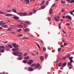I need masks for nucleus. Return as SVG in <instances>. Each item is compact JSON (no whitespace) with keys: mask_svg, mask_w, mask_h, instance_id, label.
<instances>
[{"mask_svg":"<svg viewBox=\"0 0 74 74\" xmlns=\"http://www.w3.org/2000/svg\"><path fill=\"white\" fill-rule=\"evenodd\" d=\"M4 46H0V53H2L4 52Z\"/></svg>","mask_w":74,"mask_h":74,"instance_id":"nucleus-1","label":"nucleus"},{"mask_svg":"<svg viewBox=\"0 0 74 74\" xmlns=\"http://www.w3.org/2000/svg\"><path fill=\"white\" fill-rule=\"evenodd\" d=\"M59 18H60V17L59 16L58 17H56V16H54V19L56 21H60Z\"/></svg>","mask_w":74,"mask_h":74,"instance_id":"nucleus-2","label":"nucleus"},{"mask_svg":"<svg viewBox=\"0 0 74 74\" xmlns=\"http://www.w3.org/2000/svg\"><path fill=\"white\" fill-rule=\"evenodd\" d=\"M12 46H13L14 48H18V45H17L16 43H13L12 44Z\"/></svg>","mask_w":74,"mask_h":74,"instance_id":"nucleus-3","label":"nucleus"},{"mask_svg":"<svg viewBox=\"0 0 74 74\" xmlns=\"http://www.w3.org/2000/svg\"><path fill=\"white\" fill-rule=\"evenodd\" d=\"M20 53H22L21 52H19V51H15L13 52V55H14L15 56H17V55L18 54H19Z\"/></svg>","mask_w":74,"mask_h":74,"instance_id":"nucleus-4","label":"nucleus"},{"mask_svg":"<svg viewBox=\"0 0 74 74\" xmlns=\"http://www.w3.org/2000/svg\"><path fill=\"white\" fill-rule=\"evenodd\" d=\"M65 18H67L69 20H71V17L69 15H67L66 16Z\"/></svg>","mask_w":74,"mask_h":74,"instance_id":"nucleus-5","label":"nucleus"},{"mask_svg":"<svg viewBox=\"0 0 74 74\" xmlns=\"http://www.w3.org/2000/svg\"><path fill=\"white\" fill-rule=\"evenodd\" d=\"M32 62H33V60H30L29 61V62H28V63H27L29 65H30L32 63Z\"/></svg>","mask_w":74,"mask_h":74,"instance_id":"nucleus-6","label":"nucleus"},{"mask_svg":"<svg viewBox=\"0 0 74 74\" xmlns=\"http://www.w3.org/2000/svg\"><path fill=\"white\" fill-rule=\"evenodd\" d=\"M73 57H71L69 58V59L70 60V62L71 63L73 62V60H72V59H73Z\"/></svg>","mask_w":74,"mask_h":74,"instance_id":"nucleus-7","label":"nucleus"},{"mask_svg":"<svg viewBox=\"0 0 74 74\" xmlns=\"http://www.w3.org/2000/svg\"><path fill=\"white\" fill-rule=\"evenodd\" d=\"M40 64H36V66H35V68H38L40 67Z\"/></svg>","mask_w":74,"mask_h":74,"instance_id":"nucleus-8","label":"nucleus"},{"mask_svg":"<svg viewBox=\"0 0 74 74\" xmlns=\"http://www.w3.org/2000/svg\"><path fill=\"white\" fill-rule=\"evenodd\" d=\"M28 69V70H29L30 71H33V68L31 67H29Z\"/></svg>","mask_w":74,"mask_h":74,"instance_id":"nucleus-9","label":"nucleus"},{"mask_svg":"<svg viewBox=\"0 0 74 74\" xmlns=\"http://www.w3.org/2000/svg\"><path fill=\"white\" fill-rule=\"evenodd\" d=\"M5 16H12V15L11 14H6Z\"/></svg>","mask_w":74,"mask_h":74,"instance_id":"nucleus-10","label":"nucleus"},{"mask_svg":"<svg viewBox=\"0 0 74 74\" xmlns=\"http://www.w3.org/2000/svg\"><path fill=\"white\" fill-rule=\"evenodd\" d=\"M24 2L27 4H29V0H24Z\"/></svg>","mask_w":74,"mask_h":74,"instance_id":"nucleus-11","label":"nucleus"},{"mask_svg":"<svg viewBox=\"0 0 74 74\" xmlns=\"http://www.w3.org/2000/svg\"><path fill=\"white\" fill-rule=\"evenodd\" d=\"M40 61H42L44 60V57L43 56H41L40 57Z\"/></svg>","mask_w":74,"mask_h":74,"instance_id":"nucleus-12","label":"nucleus"},{"mask_svg":"<svg viewBox=\"0 0 74 74\" xmlns=\"http://www.w3.org/2000/svg\"><path fill=\"white\" fill-rule=\"evenodd\" d=\"M52 10H53V9L52 8L51 9H50V11L49 12V13L50 14V15L52 14Z\"/></svg>","mask_w":74,"mask_h":74,"instance_id":"nucleus-13","label":"nucleus"},{"mask_svg":"<svg viewBox=\"0 0 74 74\" xmlns=\"http://www.w3.org/2000/svg\"><path fill=\"white\" fill-rule=\"evenodd\" d=\"M3 27L5 28H8V26L6 25H2Z\"/></svg>","mask_w":74,"mask_h":74,"instance_id":"nucleus-14","label":"nucleus"},{"mask_svg":"<svg viewBox=\"0 0 74 74\" xmlns=\"http://www.w3.org/2000/svg\"><path fill=\"white\" fill-rule=\"evenodd\" d=\"M66 64L67 63H66V62L64 63L63 64H62V67L65 66L66 65Z\"/></svg>","mask_w":74,"mask_h":74,"instance_id":"nucleus-15","label":"nucleus"},{"mask_svg":"<svg viewBox=\"0 0 74 74\" xmlns=\"http://www.w3.org/2000/svg\"><path fill=\"white\" fill-rule=\"evenodd\" d=\"M27 15V13L26 12H23V14L22 16H25Z\"/></svg>","mask_w":74,"mask_h":74,"instance_id":"nucleus-16","label":"nucleus"},{"mask_svg":"<svg viewBox=\"0 0 74 74\" xmlns=\"http://www.w3.org/2000/svg\"><path fill=\"white\" fill-rule=\"evenodd\" d=\"M23 62L24 63H27V60H23Z\"/></svg>","mask_w":74,"mask_h":74,"instance_id":"nucleus-17","label":"nucleus"},{"mask_svg":"<svg viewBox=\"0 0 74 74\" xmlns=\"http://www.w3.org/2000/svg\"><path fill=\"white\" fill-rule=\"evenodd\" d=\"M29 56H26V57H25L24 58V59L25 60H27L29 59Z\"/></svg>","mask_w":74,"mask_h":74,"instance_id":"nucleus-18","label":"nucleus"},{"mask_svg":"<svg viewBox=\"0 0 74 74\" xmlns=\"http://www.w3.org/2000/svg\"><path fill=\"white\" fill-rule=\"evenodd\" d=\"M8 47L10 48V49L13 48V47L12 45H11L10 44H8Z\"/></svg>","mask_w":74,"mask_h":74,"instance_id":"nucleus-19","label":"nucleus"},{"mask_svg":"<svg viewBox=\"0 0 74 74\" xmlns=\"http://www.w3.org/2000/svg\"><path fill=\"white\" fill-rule=\"evenodd\" d=\"M46 8V6L45 5H43L42 6H41V8H42V9H45Z\"/></svg>","mask_w":74,"mask_h":74,"instance_id":"nucleus-20","label":"nucleus"},{"mask_svg":"<svg viewBox=\"0 0 74 74\" xmlns=\"http://www.w3.org/2000/svg\"><path fill=\"white\" fill-rule=\"evenodd\" d=\"M13 18L15 20H18V19H19L18 17H17L16 16H14V17H13Z\"/></svg>","mask_w":74,"mask_h":74,"instance_id":"nucleus-21","label":"nucleus"},{"mask_svg":"<svg viewBox=\"0 0 74 74\" xmlns=\"http://www.w3.org/2000/svg\"><path fill=\"white\" fill-rule=\"evenodd\" d=\"M3 24H4V22H3V21H0V25H2Z\"/></svg>","mask_w":74,"mask_h":74,"instance_id":"nucleus-22","label":"nucleus"},{"mask_svg":"<svg viewBox=\"0 0 74 74\" xmlns=\"http://www.w3.org/2000/svg\"><path fill=\"white\" fill-rule=\"evenodd\" d=\"M25 23H26L28 25H30V22L28 21H25Z\"/></svg>","mask_w":74,"mask_h":74,"instance_id":"nucleus-23","label":"nucleus"},{"mask_svg":"<svg viewBox=\"0 0 74 74\" xmlns=\"http://www.w3.org/2000/svg\"><path fill=\"white\" fill-rule=\"evenodd\" d=\"M22 53H20L17 54V55H18V56H22Z\"/></svg>","mask_w":74,"mask_h":74,"instance_id":"nucleus-24","label":"nucleus"},{"mask_svg":"<svg viewBox=\"0 0 74 74\" xmlns=\"http://www.w3.org/2000/svg\"><path fill=\"white\" fill-rule=\"evenodd\" d=\"M12 11L15 13H16V10L14 9H12Z\"/></svg>","mask_w":74,"mask_h":74,"instance_id":"nucleus-25","label":"nucleus"},{"mask_svg":"<svg viewBox=\"0 0 74 74\" xmlns=\"http://www.w3.org/2000/svg\"><path fill=\"white\" fill-rule=\"evenodd\" d=\"M23 13L22 12H19L18 13V14L20 15V16H22L23 15Z\"/></svg>","mask_w":74,"mask_h":74,"instance_id":"nucleus-26","label":"nucleus"},{"mask_svg":"<svg viewBox=\"0 0 74 74\" xmlns=\"http://www.w3.org/2000/svg\"><path fill=\"white\" fill-rule=\"evenodd\" d=\"M70 3H74V0H72L71 1H69Z\"/></svg>","mask_w":74,"mask_h":74,"instance_id":"nucleus-27","label":"nucleus"},{"mask_svg":"<svg viewBox=\"0 0 74 74\" xmlns=\"http://www.w3.org/2000/svg\"><path fill=\"white\" fill-rule=\"evenodd\" d=\"M22 27V25H18V28H20Z\"/></svg>","mask_w":74,"mask_h":74,"instance_id":"nucleus-28","label":"nucleus"},{"mask_svg":"<svg viewBox=\"0 0 74 74\" xmlns=\"http://www.w3.org/2000/svg\"><path fill=\"white\" fill-rule=\"evenodd\" d=\"M23 58V57L22 56H21L19 58H18V60H22Z\"/></svg>","mask_w":74,"mask_h":74,"instance_id":"nucleus-29","label":"nucleus"},{"mask_svg":"<svg viewBox=\"0 0 74 74\" xmlns=\"http://www.w3.org/2000/svg\"><path fill=\"white\" fill-rule=\"evenodd\" d=\"M47 20H48V21H51V17H47Z\"/></svg>","mask_w":74,"mask_h":74,"instance_id":"nucleus-30","label":"nucleus"},{"mask_svg":"<svg viewBox=\"0 0 74 74\" xmlns=\"http://www.w3.org/2000/svg\"><path fill=\"white\" fill-rule=\"evenodd\" d=\"M43 52H46V48L45 47H43Z\"/></svg>","mask_w":74,"mask_h":74,"instance_id":"nucleus-31","label":"nucleus"},{"mask_svg":"<svg viewBox=\"0 0 74 74\" xmlns=\"http://www.w3.org/2000/svg\"><path fill=\"white\" fill-rule=\"evenodd\" d=\"M71 63H72V62L71 63V62H69L68 63V65L69 66H72V65H71Z\"/></svg>","mask_w":74,"mask_h":74,"instance_id":"nucleus-32","label":"nucleus"},{"mask_svg":"<svg viewBox=\"0 0 74 74\" xmlns=\"http://www.w3.org/2000/svg\"><path fill=\"white\" fill-rule=\"evenodd\" d=\"M61 65H62L61 62H60L58 64V66H59V67H60L61 66Z\"/></svg>","mask_w":74,"mask_h":74,"instance_id":"nucleus-33","label":"nucleus"},{"mask_svg":"<svg viewBox=\"0 0 74 74\" xmlns=\"http://www.w3.org/2000/svg\"><path fill=\"white\" fill-rule=\"evenodd\" d=\"M5 13L3 12L0 11V14H5Z\"/></svg>","mask_w":74,"mask_h":74,"instance_id":"nucleus-34","label":"nucleus"},{"mask_svg":"<svg viewBox=\"0 0 74 74\" xmlns=\"http://www.w3.org/2000/svg\"><path fill=\"white\" fill-rule=\"evenodd\" d=\"M36 43V45H37V46H38V48L40 49V45H38V43Z\"/></svg>","mask_w":74,"mask_h":74,"instance_id":"nucleus-35","label":"nucleus"},{"mask_svg":"<svg viewBox=\"0 0 74 74\" xmlns=\"http://www.w3.org/2000/svg\"><path fill=\"white\" fill-rule=\"evenodd\" d=\"M36 65V64L34 63L31 65V67H34Z\"/></svg>","mask_w":74,"mask_h":74,"instance_id":"nucleus-36","label":"nucleus"},{"mask_svg":"<svg viewBox=\"0 0 74 74\" xmlns=\"http://www.w3.org/2000/svg\"><path fill=\"white\" fill-rule=\"evenodd\" d=\"M27 53H25L24 54V56H27Z\"/></svg>","mask_w":74,"mask_h":74,"instance_id":"nucleus-37","label":"nucleus"},{"mask_svg":"<svg viewBox=\"0 0 74 74\" xmlns=\"http://www.w3.org/2000/svg\"><path fill=\"white\" fill-rule=\"evenodd\" d=\"M45 1L44 0L42 1V4H41V5H43V4H44V3H45Z\"/></svg>","mask_w":74,"mask_h":74,"instance_id":"nucleus-38","label":"nucleus"},{"mask_svg":"<svg viewBox=\"0 0 74 74\" xmlns=\"http://www.w3.org/2000/svg\"><path fill=\"white\" fill-rule=\"evenodd\" d=\"M23 35L22 34H20L18 35V37H22Z\"/></svg>","mask_w":74,"mask_h":74,"instance_id":"nucleus-39","label":"nucleus"},{"mask_svg":"<svg viewBox=\"0 0 74 74\" xmlns=\"http://www.w3.org/2000/svg\"><path fill=\"white\" fill-rule=\"evenodd\" d=\"M22 30V29H19L17 30V32H20Z\"/></svg>","mask_w":74,"mask_h":74,"instance_id":"nucleus-40","label":"nucleus"},{"mask_svg":"<svg viewBox=\"0 0 74 74\" xmlns=\"http://www.w3.org/2000/svg\"><path fill=\"white\" fill-rule=\"evenodd\" d=\"M32 12H30V13H29V15L31 16L32 15Z\"/></svg>","mask_w":74,"mask_h":74,"instance_id":"nucleus-41","label":"nucleus"},{"mask_svg":"<svg viewBox=\"0 0 74 74\" xmlns=\"http://www.w3.org/2000/svg\"><path fill=\"white\" fill-rule=\"evenodd\" d=\"M6 49H7L9 50V48L8 46H6Z\"/></svg>","mask_w":74,"mask_h":74,"instance_id":"nucleus-42","label":"nucleus"},{"mask_svg":"<svg viewBox=\"0 0 74 74\" xmlns=\"http://www.w3.org/2000/svg\"><path fill=\"white\" fill-rule=\"evenodd\" d=\"M7 12L8 13H9V12L10 13L11 12V11L10 10H8L7 11Z\"/></svg>","mask_w":74,"mask_h":74,"instance_id":"nucleus-43","label":"nucleus"},{"mask_svg":"<svg viewBox=\"0 0 74 74\" xmlns=\"http://www.w3.org/2000/svg\"><path fill=\"white\" fill-rule=\"evenodd\" d=\"M67 45V43H64V45L66 46Z\"/></svg>","mask_w":74,"mask_h":74,"instance_id":"nucleus-44","label":"nucleus"},{"mask_svg":"<svg viewBox=\"0 0 74 74\" xmlns=\"http://www.w3.org/2000/svg\"><path fill=\"white\" fill-rule=\"evenodd\" d=\"M19 50L18 48H17V49L15 48V51H17V50Z\"/></svg>","mask_w":74,"mask_h":74,"instance_id":"nucleus-45","label":"nucleus"},{"mask_svg":"<svg viewBox=\"0 0 74 74\" xmlns=\"http://www.w3.org/2000/svg\"><path fill=\"white\" fill-rule=\"evenodd\" d=\"M58 51L60 52L61 51V48H59L58 49Z\"/></svg>","mask_w":74,"mask_h":74,"instance_id":"nucleus-46","label":"nucleus"},{"mask_svg":"<svg viewBox=\"0 0 74 74\" xmlns=\"http://www.w3.org/2000/svg\"><path fill=\"white\" fill-rule=\"evenodd\" d=\"M49 4V1H47V5H48Z\"/></svg>","mask_w":74,"mask_h":74,"instance_id":"nucleus-47","label":"nucleus"},{"mask_svg":"<svg viewBox=\"0 0 74 74\" xmlns=\"http://www.w3.org/2000/svg\"><path fill=\"white\" fill-rule=\"evenodd\" d=\"M27 30V31H29V29L28 28H26V29H25Z\"/></svg>","mask_w":74,"mask_h":74,"instance_id":"nucleus-48","label":"nucleus"},{"mask_svg":"<svg viewBox=\"0 0 74 74\" xmlns=\"http://www.w3.org/2000/svg\"><path fill=\"white\" fill-rule=\"evenodd\" d=\"M60 23H59V29H61V26H60Z\"/></svg>","mask_w":74,"mask_h":74,"instance_id":"nucleus-49","label":"nucleus"},{"mask_svg":"<svg viewBox=\"0 0 74 74\" xmlns=\"http://www.w3.org/2000/svg\"><path fill=\"white\" fill-rule=\"evenodd\" d=\"M55 3H54V4L52 6H51V7H54V6H55Z\"/></svg>","mask_w":74,"mask_h":74,"instance_id":"nucleus-50","label":"nucleus"},{"mask_svg":"<svg viewBox=\"0 0 74 74\" xmlns=\"http://www.w3.org/2000/svg\"><path fill=\"white\" fill-rule=\"evenodd\" d=\"M47 49L49 50H51V48L49 47H47Z\"/></svg>","mask_w":74,"mask_h":74,"instance_id":"nucleus-51","label":"nucleus"},{"mask_svg":"<svg viewBox=\"0 0 74 74\" xmlns=\"http://www.w3.org/2000/svg\"><path fill=\"white\" fill-rule=\"evenodd\" d=\"M70 14H71V15L73 14V12H70Z\"/></svg>","mask_w":74,"mask_h":74,"instance_id":"nucleus-52","label":"nucleus"},{"mask_svg":"<svg viewBox=\"0 0 74 74\" xmlns=\"http://www.w3.org/2000/svg\"><path fill=\"white\" fill-rule=\"evenodd\" d=\"M64 47L63 45H61V47L62 48Z\"/></svg>","mask_w":74,"mask_h":74,"instance_id":"nucleus-53","label":"nucleus"},{"mask_svg":"<svg viewBox=\"0 0 74 74\" xmlns=\"http://www.w3.org/2000/svg\"><path fill=\"white\" fill-rule=\"evenodd\" d=\"M36 12V10H34V13H35V12Z\"/></svg>","mask_w":74,"mask_h":74,"instance_id":"nucleus-54","label":"nucleus"},{"mask_svg":"<svg viewBox=\"0 0 74 74\" xmlns=\"http://www.w3.org/2000/svg\"><path fill=\"white\" fill-rule=\"evenodd\" d=\"M12 51H15V48H13L12 49Z\"/></svg>","mask_w":74,"mask_h":74,"instance_id":"nucleus-55","label":"nucleus"},{"mask_svg":"<svg viewBox=\"0 0 74 74\" xmlns=\"http://www.w3.org/2000/svg\"><path fill=\"white\" fill-rule=\"evenodd\" d=\"M28 38H28V37H25V38H24L23 39H26Z\"/></svg>","mask_w":74,"mask_h":74,"instance_id":"nucleus-56","label":"nucleus"},{"mask_svg":"<svg viewBox=\"0 0 74 74\" xmlns=\"http://www.w3.org/2000/svg\"><path fill=\"white\" fill-rule=\"evenodd\" d=\"M72 68V67H69V69H70Z\"/></svg>","mask_w":74,"mask_h":74,"instance_id":"nucleus-57","label":"nucleus"},{"mask_svg":"<svg viewBox=\"0 0 74 74\" xmlns=\"http://www.w3.org/2000/svg\"><path fill=\"white\" fill-rule=\"evenodd\" d=\"M3 29V28L1 27H0V30L2 29Z\"/></svg>","mask_w":74,"mask_h":74,"instance_id":"nucleus-58","label":"nucleus"},{"mask_svg":"<svg viewBox=\"0 0 74 74\" xmlns=\"http://www.w3.org/2000/svg\"><path fill=\"white\" fill-rule=\"evenodd\" d=\"M74 12V9H73V11H71L70 12Z\"/></svg>","mask_w":74,"mask_h":74,"instance_id":"nucleus-59","label":"nucleus"},{"mask_svg":"<svg viewBox=\"0 0 74 74\" xmlns=\"http://www.w3.org/2000/svg\"><path fill=\"white\" fill-rule=\"evenodd\" d=\"M63 69V68H62V67H60V69L61 70H62Z\"/></svg>","mask_w":74,"mask_h":74,"instance_id":"nucleus-60","label":"nucleus"},{"mask_svg":"<svg viewBox=\"0 0 74 74\" xmlns=\"http://www.w3.org/2000/svg\"><path fill=\"white\" fill-rule=\"evenodd\" d=\"M45 58H47V54H45Z\"/></svg>","mask_w":74,"mask_h":74,"instance_id":"nucleus-61","label":"nucleus"},{"mask_svg":"<svg viewBox=\"0 0 74 74\" xmlns=\"http://www.w3.org/2000/svg\"><path fill=\"white\" fill-rule=\"evenodd\" d=\"M66 25L68 26V25H70V24H69L67 23L66 24Z\"/></svg>","mask_w":74,"mask_h":74,"instance_id":"nucleus-62","label":"nucleus"},{"mask_svg":"<svg viewBox=\"0 0 74 74\" xmlns=\"http://www.w3.org/2000/svg\"><path fill=\"white\" fill-rule=\"evenodd\" d=\"M8 42L7 41H6V42H4V43H7Z\"/></svg>","mask_w":74,"mask_h":74,"instance_id":"nucleus-63","label":"nucleus"},{"mask_svg":"<svg viewBox=\"0 0 74 74\" xmlns=\"http://www.w3.org/2000/svg\"><path fill=\"white\" fill-rule=\"evenodd\" d=\"M62 12H64V9H63L62 10Z\"/></svg>","mask_w":74,"mask_h":74,"instance_id":"nucleus-64","label":"nucleus"}]
</instances>
